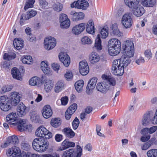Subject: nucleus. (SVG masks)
Returning <instances> with one entry per match:
<instances>
[{
  "mask_svg": "<svg viewBox=\"0 0 157 157\" xmlns=\"http://www.w3.org/2000/svg\"><path fill=\"white\" fill-rule=\"evenodd\" d=\"M6 120L9 124L17 125V129L20 132L30 129L32 128V125L26 124L25 120L17 119V116L15 113L12 112L8 115Z\"/></svg>",
  "mask_w": 157,
  "mask_h": 157,
  "instance_id": "obj_1",
  "label": "nucleus"
},
{
  "mask_svg": "<svg viewBox=\"0 0 157 157\" xmlns=\"http://www.w3.org/2000/svg\"><path fill=\"white\" fill-rule=\"evenodd\" d=\"M121 48V42L118 39L113 38L109 41L108 51L110 56H114L117 55L120 53Z\"/></svg>",
  "mask_w": 157,
  "mask_h": 157,
  "instance_id": "obj_2",
  "label": "nucleus"
},
{
  "mask_svg": "<svg viewBox=\"0 0 157 157\" xmlns=\"http://www.w3.org/2000/svg\"><path fill=\"white\" fill-rule=\"evenodd\" d=\"M48 141L42 138H35L32 142L33 148L39 152L45 151L48 148Z\"/></svg>",
  "mask_w": 157,
  "mask_h": 157,
  "instance_id": "obj_3",
  "label": "nucleus"
},
{
  "mask_svg": "<svg viewBox=\"0 0 157 157\" xmlns=\"http://www.w3.org/2000/svg\"><path fill=\"white\" fill-rule=\"evenodd\" d=\"M108 35V31L106 29L103 28L100 32V35L98 34L95 40L94 47L97 51H100L102 49L101 42L100 36L102 38H106Z\"/></svg>",
  "mask_w": 157,
  "mask_h": 157,
  "instance_id": "obj_4",
  "label": "nucleus"
},
{
  "mask_svg": "<svg viewBox=\"0 0 157 157\" xmlns=\"http://www.w3.org/2000/svg\"><path fill=\"white\" fill-rule=\"evenodd\" d=\"M35 133L36 136L44 137L46 139H49L52 136V133L43 126H41L38 128L36 130Z\"/></svg>",
  "mask_w": 157,
  "mask_h": 157,
  "instance_id": "obj_5",
  "label": "nucleus"
},
{
  "mask_svg": "<svg viewBox=\"0 0 157 157\" xmlns=\"http://www.w3.org/2000/svg\"><path fill=\"white\" fill-rule=\"evenodd\" d=\"M139 2L140 1H138L137 4L135 5L132 4V7L128 6L130 8L132 9V12L133 14L137 17H141L145 12L144 8L142 6H138Z\"/></svg>",
  "mask_w": 157,
  "mask_h": 157,
  "instance_id": "obj_6",
  "label": "nucleus"
},
{
  "mask_svg": "<svg viewBox=\"0 0 157 157\" xmlns=\"http://www.w3.org/2000/svg\"><path fill=\"white\" fill-rule=\"evenodd\" d=\"M11 102L8 98L5 96L0 97V108L4 111H7L11 109Z\"/></svg>",
  "mask_w": 157,
  "mask_h": 157,
  "instance_id": "obj_7",
  "label": "nucleus"
},
{
  "mask_svg": "<svg viewBox=\"0 0 157 157\" xmlns=\"http://www.w3.org/2000/svg\"><path fill=\"white\" fill-rule=\"evenodd\" d=\"M123 26L126 28L131 27L132 23V19L131 15L130 13H126L122 17L121 20Z\"/></svg>",
  "mask_w": 157,
  "mask_h": 157,
  "instance_id": "obj_8",
  "label": "nucleus"
},
{
  "mask_svg": "<svg viewBox=\"0 0 157 157\" xmlns=\"http://www.w3.org/2000/svg\"><path fill=\"white\" fill-rule=\"evenodd\" d=\"M44 44L45 48L50 50L55 47L56 44V41L54 38L50 37L44 39Z\"/></svg>",
  "mask_w": 157,
  "mask_h": 157,
  "instance_id": "obj_9",
  "label": "nucleus"
},
{
  "mask_svg": "<svg viewBox=\"0 0 157 157\" xmlns=\"http://www.w3.org/2000/svg\"><path fill=\"white\" fill-rule=\"evenodd\" d=\"M89 6L88 2L85 0H78L74 2L71 5V7H75L78 9L85 10Z\"/></svg>",
  "mask_w": 157,
  "mask_h": 157,
  "instance_id": "obj_10",
  "label": "nucleus"
},
{
  "mask_svg": "<svg viewBox=\"0 0 157 157\" xmlns=\"http://www.w3.org/2000/svg\"><path fill=\"white\" fill-rule=\"evenodd\" d=\"M79 72L82 75H87L89 71V68L87 62L86 61L80 62L79 63Z\"/></svg>",
  "mask_w": 157,
  "mask_h": 157,
  "instance_id": "obj_11",
  "label": "nucleus"
},
{
  "mask_svg": "<svg viewBox=\"0 0 157 157\" xmlns=\"http://www.w3.org/2000/svg\"><path fill=\"white\" fill-rule=\"evenodd\" d=\"M59 57L60 60L64 66L67 67L70 63V59L69 56L66 52H61L59 54Z\"/></svg>",
  "mask_w": 157,
  "mask_h": 157,
  "instance_id": "obj_12",
  "label": "nucleus"
},
{
  "mask_svg": "<svg viewBox=\"0 0 157 157\" xmlns=\"http://www.w3.org/2000/svg\"><path fill=\"white\" fill-rule=\"evenodd\" d=\"M21 153L20 149L16 146L9 149L6 152L8 156H12L13 157H20Z\"/></svg>",
  "mask_w": 157,
  "mask_h": 157,
  "instance_id": "obj_13",
  "label": "nucleus"
},
{
  "mask_svg": "<svg viewBox=\"0 0 157 157\" xmlns=\"http://www.w3.org/2000/svg\"><path fill=\"white\" fill-rule=\"evenodd\" d=\"M97 80V78L94 77L88 82L86 89V91L88 94H90L92 92L93 90L95 87Z\"/></svg>",
  "mask_w": 157,
  "mask_h": 157,
  "instance_id": "obj_14",
  "label": "nucleus"
},
{
  "mask_svg": "<svg viewBox=\"0 0 157 157\" xmlns=\"http://www.w3.org/2000/svg\"><path fill=\"white\" fill-rule=\"evenodd\" d=\"M75 146V143L73 142H70L68 139H66L62 143L61 146L59 147V151H62L71 147H74Z\"/></svg>",
  "mask_w": 157,
  "mask_h": 157,
  "instance_id": "obj_15",
  "label": "nucleus"
},
{
  "mask_svg": "<svg viewBox=\"0 0 157 157\" xmlns=\"http://www.w3.org/2000/svg\"><path fill=\"white\" fill-rule=\"evenodd\" d=\"M43 117L45 118H48L52 114V111L50 106L49 105H45L42 110Z\"/></svg>",
  "mask_w": 157,
  "mask_h": 157,
  "instance_id": "obj_16",
  "label": "nucleus"
},
{
  "mask_svg": "<svg viewBox=\"0 0 157 157\" xmlns=\"http://www.w3.org/2000/svg\"><path fill=\"white\" fill-rule=\"evenodd\" d=\"M27 107L22 102L19 104L17 109L18 115L21 117L25 115L28 112Z\"/></svg>",
  "mask_w": 157,
  "mask_h": 157,
  "instance_id": "obj_17",
  "label": "nucleus"
},
{
  "mask_svg": "<svg viewBox=\"0 0 157 157\" xmlns=\"http://www.w3.org/2000/svg\"><path fill=\"white\" fill-rule=\"evenodd\" d=\"M109 86L106 82H103L101 83H98L96 86L97 90L103 93H106L109 90Z\"/></svg>",
  "mask_w": 157,
  "mask_h": 157,
  "instance_id": "obj_18",
  "label": "nucleus"
},
{
  "mask_svg": "<svg viewBox=\"0 0 157 157\" xmlns=\"http://www.w3.org/2000/svg\"><path fill=\"white\" fill-rule=\"evenodd\" d=\"M85 25V23H82L75 25L73 28L72 32L75 35L80 34L84 30Z\"/></svg>",
  "mask_w": 157,
  "mask_h": 157,
  "instance_id": "obj_19",
  "label": "nucleus"
},
{
  "mask_svg": "<svg viewBox=\"0 0 157 157\" xmlns=\"http://www.w3.org/2000/svg\"><path fill=\"white\" fill-rule=\"evenodd\" d=\"M11 104L13 105H16L20 101V94L17 92H14L11 95Z\"/></svg>",
  "mask_w": 157,
  "mask_h": 157,
  "instance_id": "obj_20",
  "label": "nucleus"
},
{
  "mask_svg": "<svg viewBox=\"0 0 157 157\" xmlns=\"http://www.w3.org/2000/svg\"><path fill=\"white\" fill-rule=\"evenodd\" d=\"M86 29L87 33L92 34L94 33L95 29L93 21L90 20L88 21L86 25Z\"/></svg>",
  "mask_w": 157,
  "mask_h": 157,
  "instance_id": "obj_21",
  "label": "nucleus"
},
{
  "mask_svg": "<svg viewBox=\"0 0 157 157\" xmlns=\"http://www.w3.org/2000/svg\"><path fill=\"white\" fill-rule=\"evenodd\" d=\"M11 74L14 78L19 80H22L21 74L17 68L14 67L12 69Z\"/></svg>",
  "mask_w": 157,
  "mask_h": 157,
  "instance_id": "obj_22",
  "label": "nucleus"
},
{
  "mask_svg": "<svg viewBox=\"0 0 157 157\" xmlns=\"http://www.w3.org/2000/svg\"><path fill=\"white\" fill-rule=\"evenodd\" d=\"M41 69L45 74L48 75H51L52 74L50 68L44 61H42L41 63Z\"/></svg>",
  "mask_w": 157,
  "mask_h": 157,
  "instance_id": "obj_23",
  "label": "nucleus"
},
{
  "mask_svg": "<svg viewBox=\"0 0 157 157\" xmlns=\"http://www.w3.org/2000/svg\"><path fill=\"white\" fill-rule=\"evenodd\" d=\"M89 59L90 63L94 64L99 61L100 57L96 52H93L90 55Z\"/></svg>",
  "mask_w": 157,
  "mask_h": 157,
  "instance_id": "obj_24",
  "label": "nucleus"
},
{
  "mask_svg": "<svg viewBox=\"0 0 157 157\" xmlns=\"http://www.w3.org/2000/svg\"><path fill=\"white\" fill-rule=\"evenodd\" d=\"M111 33L112 35L118 37L121 36L123 35L122 33L120 31L116 24L112 25Z\"/></svg>",
  "mask_w": 157,
  "mask_h": 157,
  "instance_id": "obj_25",
  "label": "nucleus"
},
{
  "mask_svg": "<svg viewBox=\"0 0 157 157\" xmlns=\"http://www.w3.org/2000/svg\"><path fill=\"white\" fill-rule=\"evenodd\" d=\"M23 42L21 38H15L13 41L14 46L17 50L21 49L23 47Z\"/></svg>",
  "mask_w": 157,
  "mask_h": 157,
  "instance_id": "obj_26",
  "label": "nucleus"
},
{
  "mask_svg": "<svg viewBox=\"0 0 157 157\" xmlns=\"http://www.w3.org/2000/svg\"><path fill=\"white\" fill-rule=\"evenodd\" d=\"M62 132L67 137L71 138L75 136V133L73 130L69 128H66L63 129Z\"/></svg>",
  "mask_w": 157,
  "mask_h": 157,
  "instance_id": "obj_27",
  "label": "nucleus"
},
{
  "mask_svg": "<svg viewBox=\"0 0 157 157\" xmlns=\"http://www.w3.org/2000/svg\"><path fill=\"white\" fill-rule=\"evenodd\" d=\"M111 72L115 75L121 76L123 75L124 72V68L123 67L116 68L112 67Z\"/></svg>",
  "mask_w": 157,
  "mask_h": 157,
  "instance_id": "obj_28",
  "label": "nucleus"
},
{
  "mask_svg": "<svg viewBox=\"0 0 157 157\" xmlns=\"http://www.w3.org/2000/svg\"><path fill=\"white\" fill-rule=\"evenodd\" d=\"M122 47L124 50L134 49L133 43L130 40H126L123 44Z\"/></svg>",
  "mask_w": 157,
  "mask_h": 157,
  "instance_id": "obj_29",
  "label": "nucleus"
},
{
  "mask_svg": "<svg viewBox=\"0 0 157 157\" xmlns=\"http://www.w3.org/2000/svg\"><path fill=\"white\" fill-rule=\"evenodd\" d=\"M120 62H121L122 67L124 68V67H126L130 63L131 59L123 55L120 59Z\"/></svg>",
  "mask_w": 157,
  "mask_h": 157,
  "instance_id": "obj_30",
  "label": "nucleus"
},
{
  "mask_svg": "<svg viewBox=\"0 0 157 157\" xmlns=\"http://www.w3.org/2000/svg\"><path fill=\"white\" fill-rule=\"evenodd\" d=\"M53 83L52 80L47 79L44 85V89L47 92L51 91L53 86Z\"/></svg>",
  "mask_w": 157,
  "mask_h": 157,
  "instance_id": "obj_31",
  "label": "nucleus"
},
{
  "mask_svg": "<svg viewBox=\"0 0 157 157\" xmlns=\"http://www.w3.org/2000/svg\"><path fill=\"white\" fill-rule=\"evenodd\" d=\"M142 5L145 7H152L155 4V0H141Z\"/></svg>",
  "mask_w": 157,
  "mask_h": 157,
  "instance_id": "obj_32",
  "label": "nucleus"
},
{
  "mask_svg": "<svg viewBox=\"0 0 157 157\" xmlns=\"http://www.w3.org/2000/svg\"><path fill=\"white\" fill-rule=\"evenodd\" d=\"M150 121V115L149 113H145L143 117L142 123L143 125L146 126Z\"/></svg>",
  "mask_w": 157,
  "mask_h": 157,
  "instance_id": "obj_33",
  "label": "nucleus"
},
{
  "mask_svg": "<svg viewBox=\"0 0 157 157\" xmlns=\"http://www.w3.org/2000/svg\"><path fill=\"white\" fill-rule=\"evenodd\" d=\"M74 153V149H70L63 152L62 157H75Z\"/></svg>",
  "mask_w": 157,
  "mask_h": 157,
  "instance_id": "obj_34",
  "label": "nucleus"
},
{
  "mask_svg": "<svg viewBox=\"0 0 157 157\" xmlns=\"http://www.w3.org/2000/svg\"><path fill=\"white\" fill-rule=\"evenodd\" d=\"M84 85V81L83 80H79L75 82V89L78 92H80L82 90Z\"/></svg>",
  "mask_w": 157,
  "mask_h": 157,
  "instance_id": "obj_35",
  "label": "nucleus"
},
{
  "mask_svg": "<svg viewBox=\"0 0 157 157\" xmlns=\"http://www.w3.org/2000/svg\"><path fill=\"white\" fill-rule=\"evenodd\" d=\"M21 61L24 63L30 64L32 63L33 59L31 56L26 55L22 57Z\"/></svg>",
  "mask_w": 157,
  "mask_h": 157,
  "instance_id": "obj_36",
  "label": "nucleus"
},
{
  "mask_svg": "<svg viewBox=\"0 0 157 157\" xmlns=\"http://www.w3.org/2000/svg\"><path fill=\"white\" fill-rule=\"evenodd\" d=\"M63 82L62 81H58L56 84L55 89L56 92L58 93L60 91L63 89Z\"/></svg>",
  "mask_w": 157,
  "mask_h": 157,
  "instance_id": "obj_37",
  "label": "nucleus"
},
{
  "mask_svg": "<svg viewBox=\"0 0 157 157\" xmlns=\"http://www.w3.org/2000/svg\"><path fill=\"white\" fill-rule=\"evenodd\" d=\"M51 124L53 127L57 128L61 125V122L58 118L52 119L51 121Z\"/></svg>",
  "mask_w": 157,
  "mask_h": 157,
  "instance_id": "obj_38",
  "label": "nucleus"
},
{
  "mask_svg": "<svg viewBox=\"0 0 157 157\" xmlns=\"http://www.w3.org/2000/svg\"><path fill=\"white\" fill-rule=\"evenodd\" d=\"M16 56V54L14 53H5L3 56V59L9 61L15 58Z\"/></svg>",
  "mask_w": 157,
  "mask_h": 157,
  "instance_id": "obj_39",
  "label": "nucleus"
},
{
  "mask_svg": "<svg viewBox=\"0 0 157 157\" xmlns=\"http://www.w3.org/2000/svg\"><path fill=\"white\" fill-rule=\"evenodd\" d=\"M20 157H39V155L35 154H32L29 152L23 151L21 152Z\"/></svg>",
  "mask_w": 157,
  "mask_h": 157,
  "instance_id": "obj_40",
  "label": "nucleus"
},
{
  "mask_svg": "<svg viewBox=\"0 0 157 157\" xmlns=\"http://www.w3.org/2000/svg\"><path fill=\"white\" fill-rule=\"evenodd\" d=\"M37 13V12L33 10H31V11L27 12V14H25V15L26 17V19H29L35 16Z\"/></svg>",
  "mask_w": 157,
  "mask_h": 157,
  "instance_id": "obj_41",
  "label": "nucleus"
},
{
  "mask_svg": "<svg viewBox=\"0 0 157 157\" xmlns=\"http://www.w3.org/2000/svg\"><path fill=\"white\" fill-rule=\"evenodd\" d=\"M148 157H157V149H151L148 151L147 153Z\"/></svg>",
  "mask_w": 157,
  "mask_h": 157,
  "instance_id": "obj_42",
  "label": "nucleus"
},
{
  "mask_svg": "<svg viewBox=\"0 0 157 157\" xmlns=\"http://www.w3.org/2000/svg\"><path fill=\"white\" fill-rule=\"evenodd\" d=\"M124 53L123 55L128 57L131 58L132 57L134 53V49H129V50H124Z\"/></svg>",
  "mask_w": 157,
  "mask_h": 157,
  "instance_id": "obj_43",
  "label": "nucleus"
},
{
  "mask_svg": "<svg viewBox=\"0 0 157 157\" xmlns=\"http://www.w3.org/2000/svg\"><path fill=\"white\" fill-rule=\"evenodd\" d=\"M39 78L36 77L32 78L29 81V84L32 86H34L40 82Z\"/></svg>",
  "mask_w": 157,
  "mask_h": 157,
  "instance_id": "obj_44",
  "label": "nucleus"
},
{
  "mask_svg": "<svg viewBox=\"0 0 157 157\" xmlns=\"http://www.w3.org/2000/svg\"><path fill=\"white\" fill-rule=\"evenodd\" d=\"M140 1V0H124L125 3L128 6L132 7V5L134 4V5L137 4V2Z\"/></svg>",
  "mask_w": 157,
  "mask_h": 157,
  "instance_id": "obj_45",
  "label": "nucleus"
},
{
  "mask_svg": "<svg viewBox=\"0 0 157 157\" xmlns=\"http://www.w3.org/2000/svg\"><path fill=\"white\" fill-rule=\"evenodd\" d=\"M35 2V0H28L25 6V10H26L29 8L32 7Z\"/></svg>",
  "mask_w": 157,
  "mask_h": 157,
  "instance_id": "obj_46",
  "label": "nucleus"
},
{
  "mask_svg": "<svg viewBox=\"0 0 157 157\" xmlns=\"http://www.w3.org/2000/svg\"><path fill=\"white\" fill-rule=\"evenodd\" d=\"M60 22V26L62 28H67L70 25V21L69 19Z\"/></svg>",
  "mask_w": 157,
  "mask_h": 157,
  "instance_id": "obj_47",
  "label": "nucleus"
},
{
  "mask_svg": "<svg viewBox=\"0 0 157 157\" xmlns=\"http://www.w3.org/2000/svg\"><path fill=\"white\" fill-rule=\"evenodd\" d=\"M21 147L23 150L28 151L30 150L31 147L29 144L25 142H23L21 144Z\"/></svg>",
  "mask_w": 157,
  "mask_h": 157,
  "instance_id": "obj_48",
  "label": "nucleus"
},
{
  "mask_svg": "<svg viewBox=\"0 0 157 157\" xmlns=\"http://www.w3.org/2000/svg\"><path fill=\"white\" fill-rule=\"evenodd\" d=\"M78 15V13L75 11H71L70 13V17L73 21H77V16Z\"/></svg>",
  "mask_w": 157,
  "mask_h": 157,
  "instance_id": "obj_49",
  "label": "nucleus"
},
{
  "mask_svg": "<svg viewBox=\"0 0 157 157\" xmlns=\"http://www.w3.org/2000/svg\"><path fill=\"white\" fill-rule=\"evenodd\" d=\"M62 4L59 3H57L55 4L53 6L54 10L57 12L60 11L63 8Z\"/></svg>",
  "mask_w": 157,
  "mask_h": 157,
  "instance_id": "obj_50",
  "label": "nucleus"
},
{
  "mask_svg": "<svg viewBox=\"0 0 157 157\" xmlns=\"http://www.w3.org/2000/svg\"><path fill=\"white\" fill-rule=\"evenodd\" d=\"M122 67V65L120 62V59L115 60L113 62V65L112 67Z\"/></svg>",
  "mask_w": 157,
  "mask_h": 157,
  "instance_id": "obj_51",
  "label": "nucleus"
},
{
  "mask_svg": "<svg viewBox=\"0 0 157 157\" xmlns=\"http://www.w3.org/2000/svg\"><path fill=\"white\" fill-rule=\"evenodd\" d=\"M73 74L71 71H67L64 75V77L67 80H71L72 79Z\"/></svg>",
  "mask_w": 157,
  "mask_h": 157,
  "instance_id": "obj_52",
  "label": "nucleus"
},
{
  "mask_svg": "<svg viewBox=\"0 0 157 157\" xmlns=\"http://www.w3.org/2000/svg\"><path fill=\"white\" fill-rule=\"evenodd\" d=\"M79 124V121L78 118L76 117L73 121L72 125L73 129L76 130L78 127Z\"/></svg>",
  "mask_w": 157,
  "mask_h": 157,
  "instance_id": "obj_53",
  "label": "nucleus"
},
{
  "mask_svg": "<svg viewBox=\"0 0 157 157\" xmlns=\"http://www.w3.org/2000/svg\"><path fill=\"white\" fill-rule=\"evenodd\" d=\"M8 138L10 141L11 142V144H17L19 142L18 138L17 136H13Z\"/></svg>",
  "mask_w": 157,
  "mask_h": 157,
  "instance_id": "obj_54",
  "label": "nucleus"
},
{
  "mask_svg": "<svg viewBox=\"0 0 157 157\" xmlns=\"http://www.w3.org/2000/svg\"><path fill=\"white\" fill-rule=\"evenodd\" d=\"M77 105L76 103L72 104L67 109L70 112H71L72 113H74L75 111L77 108Z\"/></svg>",
  "mask_w": 157,
  "mask_h": 157,
  "instance_id": "obj_55",
  "label": "nucleus"
},
{
  "mask_svg": "<svg viewBox=\"0 0 157 157\" xmlns=\"http://www.w3.org/2000/svg\"><path fill=\"white\" fill-rule=\"evenodd\" d=\"M81 41L82 44H90L91 43V40L88 37L85 36L83 37L81 40Z\"/></svg>",
  "mask_w": 157,
  "mask_h": 157,
  "instance_id": "obj_56",
  "label": "nucleus"
},
{
  "mask_svg": "<svg viewBox=\"0 0 157 157\" xmlns=\"http://www.w3.org/2000/svg\"><path fill=\"white\" fill-rule=\"evenodd\" d=\"M77 150L76 151V157H81L82 154V150L81 147L79 145L77 146Z\"/></svg>",
  "mask_w": 157,
  "mask_h": 157,
  "instance_id": "obj_57",
  "label": "nucleus"
},
{
  "mask_svg": "<svg viewBox=\"0 0 157 157\" xmlns=\"http://www.w3.org/2000/svg\"><path fill=\"white\" fill-rule=\"evenodd\" d=\"M151 146L150 143L147 141L143 145L141 146V149L143 150H146L148 149Z\"/></svg>",
  "mask_w": 157,
  "mask_h": 157,
  "instance_id": "obj_58",
  "label": "nucleus"
},
{
  "mask_svg": "<svg viewBox=\"0 0 157 157\" xmlns=\"http://www.w3.org/2000/svg\"><path fill=\"white\" fill-rule=\"evenodd\" d=\"M67 15L65 14L62 13L60 15L59 21H64L66 20H69Z\"/></svg>",
  "mask_w": 157,
  "mask_h": 157,
  "instance_id": "obj_59",
  "label": "nucleus"
},
{
  "mask_svg": "<svg viewBox=\"0 0 157 157\" xmlns=\"http://www.w3.org/2000/svg\"><path fill=\"white\" fill-rule=\"evenodd\" d=\"M106 82L113 86H114L116 84L115 80V78L112 77H110Z\"/></svg>",
  "mask_w": 157,
  "mask_h": 157,
  "instance_id": "obj_60",
  "label": "nucleus"
},
{
  "mask_svg": "<svg viewBox=\"0 0 157 157\" xmlns=\"http://www.w3.org/2000/svg\"><path fill=\"white\" fill-rule=\"evenodd\" d=\"M68 98L67 96L62 97L61 99L62 105H66L68 101Z\"/></svg>",
  "mask_w": 157,
  "mask_h": 157,
  "instance_id": "obj_61",
  "label": "nucleus"
},
{
  "mask_svg": "<svg viewBox=\"0 0 157 157\" xmlns=\"http://www.w3.org/2000/svg\"><path fill=\"white\" fill-rule=\"evenodd\" d=\"M150 138V135H147L146 136L144 135L141 136L140 138V140L141 141L144 142L148 141Z\"/></svg>",
  "mask_w": 157,
  "mask_h": 157,
  "instance_id": "obj_62",
  "label": "nucleus"
},
{
  "mask_svg": "<svg viewBox=\"0 0 157 157\" xmlns=\"http://www.w3.org/2000/svg\"><path fill=\"white\" fill-rule=\"evenodd\" d=\"M63 135L59 134H56L55 136V139L57 142H59L63 139Z\"/></svg>",
  "mask_w": 157,
  "mask_h": 157,
  "instance_id": "obj_63",
  "label": "nucleus"
},
{
  "mask_svg": "<svg viewBox=\"0 0 157 157\" xmlns=\"http://www.w3.org/2000/svg\"><path fill=\"white\" fill-rule=\"evenodd\" d=\"M73 113H72L70 111L67 109L65 114V117L67 120H69L71 117Z\"/></svg>",
  "mask_w": 157,
  "mask_h": 157,
  "instance_id": "obj_64",
  "label": "nucleus"
}]
</instances>
